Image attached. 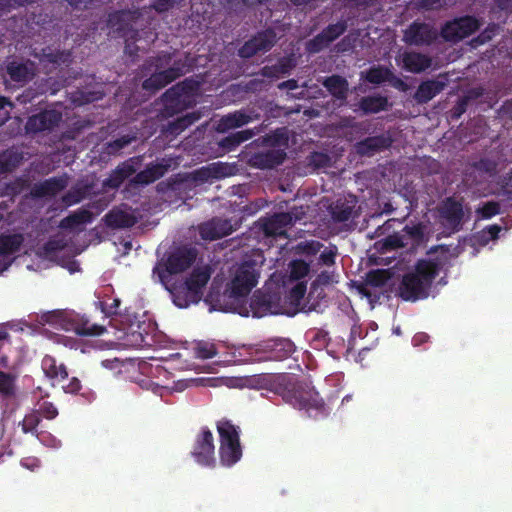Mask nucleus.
Returning <instances> with one entry per match:
<instances>
[{"label": "nucleus", "instance_id": "nucleus-60", "mask_svg": "<svg viewBox=\"0 0 512 512\" xmlns=\"http://www.w3.org/2000/svg\"><path fill=\"white\" fill-rule=\"evenodd\" d=\"M307 291L306 285L303 283H297L289 291V299L292 302L299 303L305 296Z\"/></svg>", "mask_w": 512, "mask_h": 512}, {"label": "nucleus", "instance_id": "nucleus-29", "mask_svg": "<svg viewBox=\"0 0 512 512\" xmlns=\"http://www.w3.org/2000/svg\"><path fill=\"white\" fill-rule=\"evenodd\" d=\"M445 87V81L437 79H428L422 81L414 93L413 98L418 104H426L439 93H441Z\"/></svg>", "mask_w": 512, "mask_h": 512}, {"label": "nucleus", "instance_id": "nucleus-12", "mask_svg": "<svg viewBox=\"0 0 512 512\" xmlns=\"http://www.w3.org/2000/svg\"><path fill=\"white\" fill-rule=\"evenodd\" d=\"M186 72H188V68L185 61H174L171 67L155 72L149 78L145 79L142 83V88L151 93H155L184 75Z\"/></svg>", "mask_w": 512, "mask_h": 512}, {"label": "nucleus", "instance_id": "nucleus-28", "mask_svg": "<svg viewBox=\"0 0 512 512\" xmlns=\"http://www.w3.org/2000/svg\"><path fill=\"white\" fill-rule=\"evenodd\" d=\"M105 224L112 229L131 228L138 218L131 212L114 207L104 216Z\"/></svg>", "mask_w": 512, "mask_h": 512}, {"label": "nucleus", "instance_id": "nucleus-14", "mask_svg": "<svg viewBox=\"0 0 512 512\" xmlns=\"http://www.w3.org/2000/svg\"><path fill=\"white\" fill-rule=\"evenodd\" d=\"M300 219L301 216H299L294 210L275 213L272 216L261 220V228L264 235L267 237H286L287 228Z\"/></svg>", "mask_w": 512, "mask_h": 512}, {"label": "nucleus", "instance_id": "nucleus-40", "mask_svg": "<svg viewBox=\"0 0 512 512\" xmlns=\"http://www.w3.org/2000/svg\"><path fill=\"white\" fill-rule=\"evenodd\" d=\"M392 72L383 66H374L367 70L365 79L372 84H382L391 80Z\"/></svg>", "mask_w": 512, "mask_h": 512}, {"label": "nucleus", "instance_id": "nucleus-45", "mask_svg": "<svg viewBox=\"0 0 512 512\" xmlns=\"http://www.w3.org/2000/svg\"><path fill=\"white\" fill-rule=\"evenodd\" d=\"M226 169L227 167L220 163H213L199 173L202 175V179L221 178L227 175Z\"/></svg>", "mask_w": 512, "mask_h": 512}, {"label": "nucleus", "instance_id": "nucleus-11", "mask_svg": "<svg viewBox=\"0 0 512 512\" xmlns=\"http://www.w3.org/2000/svg\"><path fill=\"white\" fill-rule=\"evenodd\" d=\"M438 37L439 32L433 25L418 20L403 31V41L410 46H430Z\"/></svg>", "mask_w": 512, "mask_h": 512}, {"label": "nucleus", "instance_id": "nucleus-53", "mask_svg": "<svg viewBox=\"0 0 512 512\" xmlns=\"http://www.w3.org/2000/svg\"><path fill=\"white\" fill-rule=\"evenodd\" d=\"M473 166L476 170L491 175L496 172L497 163L489 158H481L479 161L475 162Z\"/></svg>", "mask_w": 512, "mask_h": 512}, {"label": "nucleus", "instance_id": "nucleus-47", "mask_svg": "<svg viewBox=\"0 0 512 512\" xmlns=\"http://www.w3.org/2000/svg\"><path fill=\"white\" fill-rule=\"evenodd\" d=\"M333 281V275L327 271L321 272L317 278L311 283L309 290V297L312 298L315 292H318L320 287L328 285Z\"/></svg>", "mask_w": 512, "mask_h": 512}, {"label": "nucleus", "instance_id": "nucleus-30", "mask_svg": "<svg viewBox=\"0 0 512 512\" xmlns=\"http://www.w3.org/2000/svg\"><path fill=\"white\" fill-rule=\"evenodd\" d=\"M432 58L426 54L407 51L402 54V67L411 73H421L430 68Z\"/></svg>", "mask_w": 512, "mask_h": 512}, {"label": "nucleus", "instance_id": "nucleus-32", "mask_svg": "<svg viewBox=\"0 0 512 512\" xmlns=\"http://www.w3.org/2000/svg\"><path fill=\"white\" fill-rule=\"evenodd\" d=\"M356 200L338 198L329 207V212L334 222H345L349 220L354 212Z\"/></svg>", "mask_w": 512, "mask_h": 512}, {"label": "nucleus", "instance_id": "nucleus-17", "mask_svg": "<svg viewBox=\"0 0 512 512\" xmlns=\"http://www.w3.org/2000/svg\"><path fill=\"white\" fill-rule=\"evenodd\" d=\"M347 30L345 20L329 24L319 34L307 43V50L311 53H318L328 47L330 43L338 39Z\"/></svg>", "mask_w": 512, "mask_h": 512}, {"label": "nucleus", "instance_id": "nucleus-3", "mask_svg": "<svg viewBox=\"0 0 512 512\" xmlns=\"http://www.w3.org/2000/svg\"><path fill=\"white\" fill-rule=\"evenodd\" d=\"M41 324H48L68 332H74L79 336H99L106 331L104 325L92 324L85 316L75 311L53 310L40 316Z\"/></svg>", "mask_w": 512, "mask_h": 512}, {"label": "nucleus", "instance_id": "nucleus-51", "mask_svg": "<svg viewBox=\"0 0 512 512\" xmlns=\"http://www.w3.org/2000/svg\"><path fill=\"white\" fill-rule=\"evenodd\" d=\"M126 179L122 176L118 169L115 168L108 178L103 181L104 188L118 189Z\"/></svg>", "mask_w": 512, "mask_h": 512}, {"label": "nucleus", "instance_id": "nucleus-36", "mask_svg": "<svg viewBox=\"0 0 512 512\" xmlns=\"http://www.w3.org/2000/svg\"><path fill=\"white\" fill-rule=\"evenodd\" d=\"M93 218L94 216L91 211L87 209H80L63 218L60 222V227L64 229H74L80 225L91 223Z\"/></svg>", "mask_w": 512, "mask_h": 512}, {"label": "nucleus", "instance_id": "nucleus-10", "mask_svg": "<svg viewBox=\"0 0 512 512\" xmlns=\"http://www.w3.org/2000/svg\"><path fill=\"white\" fill-rule=\"evenodd\" d=\"M191 454L199 465L204 467L215 466L214 437L208 427L201 428V431L196 436Z\"/></svg>", "mask_w": 512, "mask_h": 512}, {"label": "nucleus", "instance_id": "nucleus-4", "mask_svg": "<svg viewBox=\"0 0 512 512\" xmlns=\"http://www.w3.org/2000/svg\"><path fill=\"white\" fill-rule=\"evenodd\" d=\"M283 398L294 408L305 411L309 418L320 420L330 414V409L323 398L307 383L295 384L285 392Z\"/></svg>", "mask_w": 512, "mask_h": 512}, {"label": "nucleus", "instance_id": "nucleus-54", "mask_svg": "<svg viewBox=\"0 0 512 512\" xmlns=\"http://www.w3.org/2000/svg\"><path fill=\"white\" fill-rule=\"evenodd\" d=\"M336 255V246L327 247L319 255V263L325 266H332L335 264Z\"/></svg>", "mask_w": 512, "mask_h": 512}, {"label": "nucleus", "instance_id": "nucleus-61", "mask_svg": "<svg viewBox=\"0 0 512 512\" xmlns=\"http://www.w3.org/2000/svg\"><path fill=\"white\" fill-rule=\"evenodd\" d=\"M330 159L328 155L322 152H314L311 155V163L315 167H325L328 165Z\"/></svg>", "mask_w": 512, "mask_h": 512}, {"label": "nucleus", "instance_id": "nucleus-42", "mask_svg": "<svg viewBox=\"0 0 512 512\" xmlns=\"http://www.w3.org/2000/svg\"><path fill=\"white\" fill-rule=\"evenodd\" d=\"M391 278V273L387 269L371 270L366 274V284L372 287H383Z\"/></svg>", "mask_w": 512, "mask_h": 512}, {"label": "nucleus", "instance_id": "nucleus-59", "mask_svg": "<svg viewBox=\"0 0 512 512\" xmlns=\"http://www.w3.org/2000/svg\"><path fill=\"white\" fill-rule=\"evenodd\" d=\"M101 307V311L106 316H113L118 314V309L121 305V300L119 298H113L111 303L99 302Z\"/></svg>", "mask_w": 512, "mask_h": 512}, {"label": "nucleus", "instance_id": "nucleus-7", "mask_svg": "<svg viewBox=\"0 0 512 512\" xmlns=\"http://www.w3.org/2000/svg\"><path fill=\"white\" fill-rule=\"evenodd\" d=\"M259 273L255 264L250 261L243 262L236 270L235 275L228 285L227 292L231 298H243L249 295L258 283Z\"/></svg>", "mask_w": 512, "mask_h": 512}, {"label": "nucleus", "instance_id": "nucleus-41", "mask_svg": "<svg viewBox=\"0 0 512 512\" xmlns=\"http://www.w3.org/2000/svg\"><path fill=\"white\" fill-rule=\"evenodd\" d=\"M33 411L37 412L38 417H43L47 420H53L59 414L56 405L43 397L38 400L36 403V408Z\"/></svg>", "mask_w": 512, "mask_h": 512}, {"label": "nucleus", "instance_id": "nucleus-48", "mask_svg": "<svg viewBox=\"0 0 512 512\" xmlns=\"http://www.w3.org/2000/svg\"><path fill=\"white\" fill-rule=\"evenodd\" d=\"M477 213L483 219H490L500 213V204L496 201H488L477 209Z\"/></svg>", "mask_w": 512, "mask_h": 512}, {"label": "nucleus", "instance_id": "nucleus-58", "mask_svg": "<svg viewBox=\"0 0 512 512\" xmlns=\"http://www.w3.org/2000/svg\"><path fill=\"white\" fill-rule=\"evenodd\" d=\"M135 164H136L135 159L130 158V159L122 162L121 164H119L116 168L118 169V172H120L125 179H128L129 177H131L133 174L136 173Z\"/></svg>", "mask_w": 512, "mask_h": 512}, {"label": "nucleus", "instance_id": "nucleus-35", "mask_svg": "<svg viewBox=\"0 0 512 512\" xmlns=\"http://www.w3.org/2000/svg\"><path fill=\"white\" fill-rule=\"evenodd\" d=\"M24 242L22 234L0 235V257H9L18 252Z\"/></svg>", "mask_w": 512, "mask_h": 512}, {"label": "nucleus", "instance_id": "nucleus-34", "mask_svg": "<svg viewBox=\"0 0 512 512\" xmlns=\"http://www.w3.org/2000/svg\"><path fill=\"white\" fill-rule=\"evenodd\" d=\"M255 136V132L253 129H245L241 131H237L234 133H230L228 136L222 138L219 141V147L224 152H230L235 150L239 145L252 139Z\"/></svg>", "mask_w": 512, "mask_h": 512}, {"label": "nucleus", "instance_id": "nucleus-19", "mask_svg": "<svg viewBox=\"0 0 512 512\" xmlns=\"http://www.w3.org/2000/svg\"><path fill=\"white\" fill-rule=\"evenodd\" d=\"M392 139L389 135L380 134L367 137L355 144L356 152L361 156L371 157L378 152L390 148Z\"/></svg>", "mask_w": 512, "mask_h": 512}, {"label": "nucleus", "instance_id": "nucleus-52", "mask_svg": "<svg viewBox=\"0 0 512 512\" xmlns=\"http://www.w3.org/2000/svg\"><path fill=\"white\" fill-rule=\"evenodd\" d=\"M62 390L67 394H79L82 390V383L77 377L67 378L64 382L60 383Z\"/></svg>", "mask_w": 512, "mask_h": 512}, {"label": "nucleus", "instance_id": "nucleus-6", "mask_svg": "<svg viewBox=\"0 0 512 512\" xmlns=\"http://www.w3.org/2000/svg\"><path fill=\"white\" fill-rule=\"evenodd\" d=\"M197 258V250L194 247L180 246L172 250L163 265L158 264L153 269V275H157L162 284H166L169 276L189 269Z\"/></svg>", "mask_w": 512, "mask_h": 512}, {"label": "nucleus", "instance_id": "nucleus-15", "mask_svg": "<svg viewBox=\"0 0 512 512\" xmlns=\"http://www.w3.org/2000/svg\"><path fill=\"white\" fill-rule=\"evenodd\" d=\"M442 225L450 232H458L462 228L464 210L460 201L454 197H447L439 208Z\"/></svg>", "mask_w": 512, "mask_h": 512}, {"label": "nucleus", "instance_id": "nucleus-16", "mask_svg": "<svg viewBox=\"0 0 512 512\" xmlns=\"http://www.w3.org/2000/svg\"><path fill=\"white\" fill-rule=\"evenodd\" d=\"M32 55L44 68L49 70H55L62 65L68 66L72 62L70 50H60L53 46L43 47L40 51L34 49Z\"/></svg>", "mask_w": 512, "mask_h": 512}, {"label": "nucleus", "instance_id": "nucleus-27", "mask_svg": "<svg viewBox=\"0 0 512 512\" xmlns=\"http://www.w3.org/2000/svg\"><path fill=\"white\" fill-rule=\"evenodd\" d=\"M44 375L52 381V384H60L67 380L68 369L64 363H60L51 355H45L41 361Z\"/></svg>", "mask_w": 512, "mask_h": 512}, {"label": "nucleus", "instance_id": "nucleus-63", "mask_svg": "<svg viewBox=\"0 0 512 512\" xmlns=\"http://www.w3.org/2000/svg\"><path fill=\"white\" fill-rule=\"evenodd\" d=\"M20 463L24 468H26L30 471H35L41 465V461L37 457H34V456L24 457L21 459Z\"/></svg>", "mask_w": 512, "mask_h": 512}, {"label": "nucleus", "instance_id": "nucleus-46", "mask_svg": "<svg viewBox=\"0 0 512 512\" xmlns=\"http://www.w3.org/2000/svg\"><path fill=\"white\" fill-rule=\"evenodd\" d=\"M384 245L390 249L405 248L409 246V241L405 239V234L400 231L386 237Z\"/></svg>", "mask_w": 512, "mask_h": 512}, {"label": "nucleus", "instance_id": "nucleus-50", "mask_svg": "<svg viewBox=\"0 0 512 512\" xmlns=\"http://www.w3.org/2000/svg\"><path fill=\"white\" fill-rule=\"evenodd\" d=\"M126 179L122 176L118 169L115 168L108 178L103 181L104 188L118 189Z\"/></svg>", "mask_w": 512, "mask_h": 512}, {"label": "nucleus", "instance_id": "nucleus-18", "mask_svg": "<svg viewBox=\"0 0 512 512\" xmlns=\"http://www.w3.org/2000/svg\"><path fill=\"white\" fill-rule=\"evenodd\" d=\"M61 121V112L54 109L43 110L30 116L26 122L25 128L28 133L52 131Z\"/></svg>", "mask_w": 512, "mask_h": 512}, {"label": "nucleus", "instance_id": "nucleus-24", "mask_svg": "<svg viewBox=\"0 0 512 512\" xmlns=\"http://www.w3.org/2000/svg\"><path fill=\"white\" fill-rule=\"evenodd\" d=\"M286 156L284 150L269 149L254 153L250 158V164L259 169H272L281 165Z\"/></svg>", "mask_w": 512, "mask_h": 512}, {"label": "nucleus", "instance_id": "nucleus-37", "mask_svg": "<svg viewBox=\"0 0 512 512\" xmlns=\"http://www.w3.org/2000/svg\"><path fill=\"white\" fill-rule=\"evenodd\" d=\"M323 85L335 98L343 99L346 97L348 82L344 77L340 75L329 76L324 80Z\"/></svg>", "mask_w": 512, "mask_h": 512}, {"label": "nucleus", "instance_id": "nucleus-43", "mask_svg": "<svg viewBox=\"0 0 512 512\" xmlns=\"http://www.w3.org/2000/svg\"><path fill=\"white\" fill-rule=\"evenodd\" d=\"M401 231L411 246L418 245L424 240V226L421 223L406 225Z\"/></svg>", "mask_w": 512, "mask_h": 512}, {"label": "nucleus", "instance_id": "nucleus-44", "mask_svg": "<svg viewBox=\"0 0 512 512\" xmlns=\"http://www.w3.org/2000/svg\"><path fill=\"white\" fill-rule=\"evenodd\" d=\"M219 347L208 341H199L195 346L196 356L200 359H211L218 355Z\"/></svg>", "mask_w": 512, "mask_h": 512}, {"label": "nucleus", "instance_id": "nucleus-31", "mask_svg": "<svg viewBox=\"0 0 512 512\" xmlns=\"http://www.w3.org/2000/svg\"><path fill=\"white\" fill-rule=\"evenodd\" d=\"M390 107L388 97L381 94L364 96L358 102L359 110L365 115L387 111Z\"/></svg>", "mask_w": 512, "mask_h": 512}, {"label": "nucleus", "instance_id": "nucleus-56", "mask_svg": "<svg viewBox=\"0 0 512 512\" xmlns=\"http://www.w3.org/2000/svg\"><path fill=\"white\" fill-rule=\"evenodd\" d=\"M65 244L60 239H49L42 247V250L46 256H51L56 252L63 250Z\"/></svg>", "mask_w": 512, "mask_h": 512}, {"label": "nucleus", "instance_id": "nucleus-38", "mask_svg": "<svg viewBox=\"0 0 512 512\" xmlns=\"http://www.w3.org/2000/svg\"><path fill=\"white\" fill-rule=\"evenodd\" d=\"M16 377L11 373L0 371V396L3 400H9L16 395Z\"/></svg>", "mask_w": 512, "mask_h": 512}, {"label": "nucleus", "instance_id": "nucleus-23", "mask_svg": "<svg viewBox=\"0 0 512 512\" xmlns=\"http://www.w3.org/2000/svg\"><path fill=\"white\" fill-rule=\"evenodd\" d=\"M134 19L135 12L130 10H118L108 15L107 24L110 28L122 36L128 35L129 32L137 35L138 31L133 29L132 25Z\"/></svg>", "mask_w": 512, "mask_h": 512}, {"label": "nucleus", "instance_id": "nucleus-13", "mask_svg": "<svg viewBox=\"0 0 512 512\" xmlns=\"http://www.w3.org/2000/svg\"><path fill=\"white\" fill-rule=\"evenodd\" d=\"M276 39L273 29L259 31L238 49V55L243 59H249L259 53H266L275 45Z\"/></svg>", "mask_w": 512, "mask_h": 512}, {"label": "nucleus", "instance_id": "nucleus-5", "mask_svg": "<svg viewBox=\"0 0 512 512\" xmlns=\"http://www.w3.org/2000/svg\"><path fill=\"white\" fill-rule=\"evenodd\" d=\"M216 428L220 438V463L225 467H232L242 457L240 428L228 419L219 420Z\"/></svg>", "mask_w": 512, "mask_h": 512}, {"label": "nucleus", "instance_id": "nucleus-22", "mask_svg": "<svg viewBox=\"0 0 512 512\" xmlns=\"http://www.w3.org/2000/svg\"><path fill=\"white\" fill-rule=\"evenodd\" d=\"M67 184L68 182L65 177H51L42 182L35 183L30 190V195L34 199L54 197L63 191Z\"/></svg>", "mask_w": 512, "mask_h": 512}, {"label": "nucleus", "instance_id": "nucleus-2", "mask_svg": "<svg viewBox=\"0 0 512 512\" xmlns=\"http://www.w3.org/2000/svg\"><path fill=\"white\" fill-rule=\"evenodd\" d=\"M211 275L212 268L209 265L195 267L184 282L175 283L168 288L173 303L179 308L199 303Z\"/></svg>", "mask_w": 512, "mask_h": 512}, {"label": "nucleus", "instance_id": "nucleus-8", "mask_svg": "<svg viewBox=\"0 0 512 512\" xmlns=\"http://www.w3.org/2000/svg\"><path fill=\"white\" fill-rule=\"evenodd\" d=\"M192 90L187 79L167 89L162 96L164 113L171 117L186 110L191 103Z\"/></svg>", "mask_w": 512, "mask_h": 512}, {"label": "nucleus", "instance_id": "nucleus-39", "mask_svg": "<svg viewBox=\"0 0 512 512\" xmlns=\"http://www.w3.org/2000/svg\"><path fill=\"white\" fill-rule=\"evenodd\" d=\"M41 422L40 417H38L37 412L33 410L26 414L22 421L18 423V427L21 428V431L24 434H31L39 438L38 426Z\"/></svg>", "mask_w": 512, "mask_h": 512}, {"label": "nucleus", "instance_id": "nucleus-1", "mask_svg": "<svg viewBox=\"0 0 512 512\" xmlns=\"http://www.w3.org/2000/svg\"><path fill=\"white\" fill-rule=\"evenodd\" d=\"M447 263L448 256L445 253L418 259L413 268L402 275L395 287V296L411 303L427 299L435 279Z\"/></svg>", "mask_w": 512, "mask_h": 512}, {"label": "nucleus", "instance_id": "nucleus-26", "mask_svg": "<svg viewBox=\"0 0 512 512\" xmlns=\"http://www.w3.org/2000/svg\"><path fill=\"white\" fill-rule=\"evenodd\" d=\"M232 226L227 219L213 218L199 226L200 236L204 240H216L229 235Z\"/></svg>", "mask_w": 512, "mask_h": 512}, {"label": "nucleus", "instance_id": "nucleus-55", "mask_svg": "<svg viewBox=\"0 0 512 512\" xmlns=\"http://www.w3.org/2000/svg\"><path fill=\"white\" fill-rule=\"evenodd\" d=\"M295 65V60L291 57H282L275 64L280 76L289 75Z\"/></svg>", "mask_w": 512, "mask_h": 512}, {"label": "nucleus", "instance_id": "nucleus-33", "mask_svg": "<svg viewBox=\"0 0 512 512\" xmlns=\"http://www.w3.org/2000/svg\"><path fill=\"white\" fill-rule=\"evenodd\" d=\"M252 118L243 110L228 113L220 118L218 122V130L220 132H226L235 128H240L249 122Z\"/></svg>", "mask_w": 512, "mask_h": 512}, {"label": "nucleus", "instance_id": "nucleus-64", "mask_svg": "<svg viewBox=\"0 0 512 512\" xmlns=\"http://www.w3.org/2000/svg\"><path fill=\"white\" fill-rule=\"evenodd\" d=\"M468 103L460 98L452 109V118L459 119L467 110Z\"/></svg>", "mask_w": 512, "mask_h": 512}, {"label": "nucleus", "instance_id": "nucleus-21", "mask_svg": "<svg viewBox=\"0 0 512 512\" xmlns=\"http://www.w3.org/2000/svg\"><path fill=\"white\" fill-rule=\"evenodd\" d=\"M276 296L256 290L250 299V308L254 317H263L267 314H276Z\"/></svg>", "mask_w": 512, "mask_h": 512}, {"label": "nucleus", "instance_id": "nucleus-49", "mask_svg": "<svg viewBox=\"0 0 512 512\" xmlns=\"http://www.w3.org/2000/svg\"><path fill=\"white\" fill-rule=\"evenodd\" d=\"M498 26L496 24H489L480 34L473 39L477 45H483L495 36Z\"/></svg>", "mask_w": 512, "mask_h": 512}, {"label": "nucleus", "instance_id": "nucleus-9", "mask_svg": "<svg viewBox=\"0 0 512 512\" xmlns=\"http://www.w3.org/2000/svg\"><path fill=\"white\" fill-rule=\"evenodd\" d=\"M480 27L479 19L465 15L445 22L441 27L440 35L445 41L457 43L478 31Z\"/></svg>", "mask_w": 512, "mask_h": 512}, {"label": "nucleus", "instance_id": "nucleus-25", "mask_svg": "<svg viewBox=\"0 0 512 512\" xmlns=\"http://www.w3.org/2000/svg\"><path fill=\"white\" fill-rule=\"evenodd\" d=\"M36 66L30 60L10 61L6 65V73L13 82L25 84L35 76Z\"/></svg>", "mask_w": 512, "mask_h": 512}, {"label": "nucleus", "instance_id": "nucleus-20", "mask_svg": "<svg viewBox=\"0 0 512 512\" xmlns=\"http://www.w3.org/2000/svg\"><path fill=\"white\" fill-rule=\"evenodd\" d=\"M295 344L287 338L270 340L265 346L264 360L283 361L295 352Z\"/></svg>", "mask_w": 512, "mask_h": 512}, {"label": "nucleus", "instance_id": "nucleus-62", "mask_svg": "<svg viewBox=\"0 0 512 512\" xmlns=\"http://www.w3.org/2000/svg\"><path fill=\"white\" fill-rule=\"evenodd\" d=\"M193 120L191 116L179 118L171 124V129L173 131H183L193 123Z\"/></svg>", "mask_w": 512, "mask_h": 512}, {"label": "nucleus", "instance_id": "nucleus-57", "mask_svg": "<svg viewBox=\"0 0 512 512\" xmlns=\"http://www.w3.org/2000/svg\"><path fill=\"white\" fill-rule=\"evenodd\" d=\"M146 172L148 173V176L150 179H152V182H155L156 180L160 179L164 176L167 167L163 164L156 163V164H149L145 168Z\"/></svg>", "mask_w": 512, "mask_h": 512}]
</instances>
